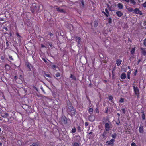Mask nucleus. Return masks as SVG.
I'll return each instance as SVG.
<instances>
[{"label": "nucleus", "instance_id": "f257e3e1", "mask_svg": "<svg viewBox=\"0 0 146 146\" xmlns=\"http://www.w3.org/2000/svg\"><path fill=\"white\" fill-rule=\"evenodd\" d=\"M115 140L111 139L110 141H108L106 143V145H107L113 146L114 145Z\"/></svg>", "mask_w": 146, "mask_h": 146}, {"label": "nucleus", "instance_id": "f03ea898", "mask_svg": "<svg viewBox=\"0 0 146 146\" xmlns=\"http://www.w3.org/2000/svg\"><path fill=\"white\" fill-rule=\"evenodd\" d=\"M134 92L136 95L138 96L139 94V90L138 88L135 86H133Z\"/></svg>", "mask_w": 146, "mask_h": 146}, {"label": "nucleus", "instance_id": "7ed1b4c3", "mask_svg": "<svg viewBox=\"0 0 146 146\" xmlns=\"http://www.w3.org/2000/svg\"><path fill=\"white\" fill-rule=\"evenodd\" d=\"M134 12L137 14H139V15H141L142 14V13L141 11H140L139 10L138 8L135 9L133 11Z\"/></svg>", "mask_w": 146, "mask_h": 146}, {"label": "nucleus", "instance_id": "20e7f679", "mask_svg": "<svg viewBox=\"0 0 146 146\" xmlns=\"http://www.w3.org/2000/svg\"><path fill=\"white\" fill-rule=\"evenodd\" d=\"M105 129L107 131H109L110 130V125L108 123H106L105 124Z\"/></svg>", "mask_w": 146, "mask_h": 146}, {"label": "nucleus", "instance_id": "39448f33", "mask_svg": "<svg viewBox=\"0 0 146 146\" xmlns=\"http://www.w3.org/2000/svg\"><path fill=\"white\" fill-rule=\"evenodd\" d=\"M70 108H69L68 109V111L72 112V113L74 114L75 113V110L74 108H73L72 106H70Z\"/></svg>", "mask_w": 146, "mask_h": 146}, {"label": "nucleus", "instance_id": "423d86ee", "mask_svg": "<svg viewBox=\"0 0 146 146\" xmlns=\"http://www.w3.org/2000/svg\"><path fill=\"white\" fill-rule=\"evenodd\" d=\"M105 12L102 11V13H104L106 17H108L109 14V11L108 10V9L107 8H106L105 9Z\"/></svg>", "mask_w": 146, "mask_h": 146}, {"label": "nucleus", "instance_id": "0eeeda50", "mask_svg": "<svg viewBox=\"0 0 146 146\" xmlns=\"http://www.w3.org/2000/svg\"><path fill=\"white\" fill-rule=\"evenodd\" d=\"M75 40L78 42V46H79V45L80 44L81 39L79 37H76L75 38Z\"/></svg>", "mask_w": 146, "mask_h": 146}, {"label": "nucleus", "instance_id": "6e6552de", "mask_svg": "<svg viewBox=\"0 0 146 146\" xmlns=\"http://www.w3.org/2000/svg\"><path fill=\"white\" fill-rule=\"evenodd\" d=\"M62 122L64 124L67 123V119L65 117H63L62 118Z\"/></svg>", "mask_w": 146, "mask_h": 146}, {"label": "nucleus", "instance_id": "1a4fd4ad", "mask_svg": "<svg viewBox=\"0 0 146 146\" xmlns=\"http://www.w3.org/2000/svg\"><path fill=\"white\" fill-rule=\"evenodd\" d=\"M139 131L141 133H142L143 132V128L142 125H140L139 126Z\"/></svg>", "mask_w": 146, "mask_h": 146}, {"label": "nucleus", "instance_id": "9d476101", "mask_svg": "<svg viewBox=\"0 0 146 146\" xmlns=\"http://www.w3.org/2000/svg\"><path fill=\"white\" fill-rule=\"evenodd\" d=\"M56 9L57 11L58 12L61 13L64 12V10L60 7H56Z\"/></svg>", "mask_w": 146, "mask_h": 146}, {"label": "nucleus", "instance_id": "9b49d317", "mask_svg": "<svg viewBox=\"0 0 146 146\" xmlns=\"http://www.w3.org/2000/svg\"><path fill=\"white\" fill-rule=\"evenodd\" d=\"M126 77V74L125 73H122L121 76V78L122 79H124Z\"/></svg>", "mask_w": 146, "mask_h": 146}, {"label": "nucleus", "instance_id": "f8f14e48", "mask_svg": "<svg viewBox=\"0 0 146 146\" xmlns=\"http://www.w3.org/2000/svg\"><path fill=\"white\" fill-rule=\"evenodd\" d=\"M122 60L120 59H118L116 60V63L117 66H119L120 65Z\"/></svg>", "mask_w": 146, "mask_h": 146}, {"label": "nucleus", "instance_id": "ddd939ff", "mask_svg": "<svg viewBox=\"0 0 146 146\" xmlns=\"http://www.w3.org/2000/svg\"><path fill=\"white\" fill-rule=\"evenodd\" d=\"M142 53L144 55H146V50L145 48H141Z\"/></svg>", "mask_w": 146, "mask_h": 146}, {"label": "nucleus", "instance_id": "4468645a", "mask_svg": "<svg viewBox=\"0 0 146 146\" xmlns=\"http://www.w3.org/2000/svg\"><path fill=\"white\" fill-rule=\"evenodd\" d=\"M116 13L118 17H121L123 15L122 13L120 11L116 12Z\"/></svg>", "mask_w": 146, "mask_h": 146}, {"label": "nucleus", "instance_id": "2eb2a0df", "mask_svg": "<svg viewBox=\"0 0 146 146\" xmlns=\"http://www.w3.org/2000/svg\"><path fill=\"white\" fill-rule=\"evenodd\" d=\"M107 133H106V132L105 131L100 136V137L101 138L103 139L105 137H106V134Z\"/></svg>", "mask_w": 146, "mask_h": 146}, {"label": "nucleus", "instance_id": "dca6fc26", "mask_svg": "<svg viewBox=\"0 0 146 146\" xmlns=\"http://www.w3.org/2000/svg\"><path fill=\"white\" fill-rule=\"evenodd\" d=\"M118 7L120 9H123V6L122 4L119 3L118 4Z\"/></svg>", "mask_w": 146, "mask_h": 146}, {"label": "nucleus", "instance_id": "f3484780", "mask_svg": "<svg viewBox=\"0 0 146 146\" xmlns=\"http://www.w3.org/2000/svg\"><path fill=\"white\" fill-rule=\"evenodd\" d=\"M89 120L91 121H92L94 120V117L93 116H90L89 118Z\"/></svg>", "mask_w": 146, "mask_h": 146}, {"label": "nucleus", "instance_id": "a211bd4d", "mask_svg": "<svg viewBox=\"0 0 146 146\" xmlns=\"http://www.w3.org/2000/svg\"><path fill=\"white\" fill-rule=\"evenodd\" d=\"M80 2L81 4H80V7H84V2L83 0H80Z\"/></svg>", "mask_w": 146, "mask_h": 146}, {"label": "nucleus", "instance_id": "6ab92c4d", "mask_svg": "<svg viewBox=\"0 0 146 146\" xmlns=\"http://www.w3.org/2000/svg\"><path fill=\"white\" fill-rule=\"evenodd\" d=\"M131 71L130 70H129L127 72V78L128 79H130V75L131 74Z\"/></svg>", "mask_w": 146, "mask_h": 146}, {"label": "nucleus", "instance_id": "aec40b11", "mask_svg": "<svg viewBox=\"0 0 146 146\" xmlns=\"http://www.w3.org/2000/svg\"><path fill=\"white\" fill-rule=\"evenodd\" d=\"M135 50V47L133 48L131 50L130 52L131 54L133 55L134 53Z\"/></svg>", "mask_w": 146, "mask_h": 146}, {"label": "nucleus", "instance_id": "412c9836", "mask_svg": "<svg viewBox=\"0 0 146 146\" xmlns=\"http://www.w3.org/2000/svg\"><path fill=\"white\" fill-rule=\"evenodd\" d=\"M5 69L8 70H9L10 69V67L9 65L8 64H6L5 66Z\"/></svg>", "mask_w": 146, "mask_h": 146}, {"label": "nucleus", "instance_id": "4be33fe9", "mask_svg": "<svg viewBox=\"0 0 146 146\" xmlns=\"http://www.w3.org/2000/svg\"><path fill=\"white\" fill-rule=\"evenodd\" d=\"M39 144L38 143H33L32 145H30V146H39Z\"/></svg>", "mask_w": 146, "mask_h": 146}, {"label": "nucleus", "instance_id": "5701e85b", "mask_svg": "<svg viewBox=\"0 0 146 146\" xmlns=\"http://www.w3.org/2000/svg\"><path fill=\"white\" fill-rule=\"evenodd\" d=\"M68 26L70 27L69 29L70 30H72L73 29V27L72 25L71 24H69L68 25Z\"/></svg>", "mask_w": 146, "mask_h": 146}, {"label": "nucleus", "instance_id": "b1692460", "mask_svg": "<svg viewBox=\"0 0 146 146\" xmlns=\"http://www.w3.org/2000/svg\"><path fill=\"white\" fill-rule=\"evenodd\" d=\"M117 136V134L115 133H114L111 135L112 137L113 138L115 139L116 138Z\"/></svg>", "mask_w": 146, "mask_h": 146}, {"label": "nucleus", "instance_id": "393cba45", "mask_svg": "<svg viewBox=\"0 0 146 146\" xmlns=\"http://www.w3.org/2000/svg\"><path fill=\"white\" fill-rule=\"evenodd\" d=\"M72 146H79V144L78 143L76 142L74 143L72 145Z\"/></svg>", "mask_w": 146, "mask_h": 146}, {"label": "nucleus", "instance_id": "a878e982", "mask_svg": "<svg viewBox=\"0 0 146 146\" xmlns=\"http://www.w3.org/2000/svg\"><path fill=\"white\" fill-rule=\"evenodd\" d=\"M130 3H131L133 4L134 5H135L136 4V2L134 0H130Z\"/></svg>", "mask_w": 146, "mask_h": 146}, {"label": "nucleus", "instance_id": "bb28decb", "mask_svg": "<svg viewBox=\"0 0 146 146\" xmlns=\"http://www.w3.org/2000/svg\"><path fill=\"white\" fill-rule=\"evenodd\" d=\"M70 77L71 78H72V79H73V80H76V77L75 76H73L72 75V74H71L70 76Z\"/></svg>", "mask_w": 146, "mask_h": 146}, {"label": "nucleus", "instance_id": "cd10ccee", "mask_svg": "<svg viewBox=\"0 0 146 146\" xmlns=\"http://www.w3.org/2000/svg\"><path fill=\"white\" fill-rule=\"evenodd\" d=\"M127 10L129 11L130 12H132L134 11L133 9L131 8H128Z\"/></svg>", "mask_w": 146, "mask_h": 146}, {"label": "nucleus", "instance_id": "c85d7f7f", "mask_svg": "<svg viewBox=\"0 0 146 146\" xmlns=\"http://www.w3.org/2000/svg\"><path fill=\"white\" fill-rule=\"evenodd\" d=\"M76 130L75 128H73L72 130V133H75L76 131Z\"/></svg>", "mask_w": 146, "mask_h": 146}, {"label": "nucleus", "instance_id": "c756f323", "mask_svg": "<svg viewBox=\"0 0 146 146\" xmlns=\"http://www.w3.org/2000/svg\"><path fill=\"white\" fill-rule=\"evenodd\" d=\"M27 67L30 70H31V66L29 64H28L27 65Z\"/></svg>", "mask_w": 146, "mask_h": 146}, {"label": "nucleus", "instance_id": "7c9ffc66", "mask_svg": "<svg viewBox=\"0 0 146 146\" xmlns=\"http://www.w3.org/2000/svg\"><path fill=\"white\" fill-rule=\"evenodd\" d=\"M98 25V23L97 21H95L94 23V26L95 27H96Z\"/></svg>", "mask_w": 146, "mask_h": 146}, {"label": "nucleus", "instance_id": "2f4dec72", "mask_svg": "<svg viewBox=\"0 0 146 146\" xmlns=\"http://www.w3.org/2000/svg\"><path fill=\"white\" fill-rule=\"evenodd\" d=\"M88 111L90 112H92L93 111V109L91 108H90L88 110Z\"/></svg>", "mask_w": 146, "mask_h": 146}, {"label": "nucleus", "instance_id": "473e14b6", "mask_svg": "<svg viewBox=\"0 0 146 146\" xmlns=\"http://www.w3.org/2000/svg\"><path fill=\"white\" fill-rule=\"evenodd\" d=\"M60 76V74L59 73L57 72L56 74V76L57 77H58Z\"/></svg>", "mask_w": 146, "mask_h": 146}, {"label": "nucleus", "instance_id": "72a5a7b5", "mask_svg": "<svg viewBox=\"0 0 146 146\" xmlns=\"http://www.w3.org/2000/svg\"><path fill=\"white\" fill-rule=\"evenodd\" d=\"M124 102V99L123 98H121L119 100V102L121 103H123Z\"/></svg>", "mask_w": 146, "mask_h": 146}, {"label": "nucleus", "instance_id": "f704fd0d", "mask_svg": "<svg viewBox=\"0 0 146 146\" xmlns=\"http://www.w3.org/2000/svg\"><path fill=\"white\" fill-rule=\"evenodd\" d=\"M145 115L144 113L142 115V118L143 120L145 119Z\"/></svg>", "mask_w": 146, "mask_h": 146}, {"label": "nucleus", "instance_id": "c9c22d12", "mask_svg": "<svg viewBox=\"0 0 146 146\" xmlns=\"http://www.w3.org/2000/svg\"><path fill=\"white\" fill-rule=\"evenodd\" d=\"M113 97L111 96H110L109 97V99L110 100H111L113 99Z\"/></svg>", "mask_w": 146, "mask_h": 146}, {"label": "nucleus", "instance_id": "e433bc0d", "mask_svg": "<svg viewBox=\"0 0 146 146\" xmlns=\"http://www.w3.org/2000/svg\"><path fill=\"white\" fill-rule=\"evenodd\" d=\"M95 111L97 113H98L99 112V111L98 110V108H96L95 110Z\"/></svg>", "mask_w": 146, "mask_h": 146}, {"label": "nucleus", "instance_id": "4c0bfd02", "mask_svg": "<svg viewBox=\"0 0 146 146\" xmlns=\"http://www.w3.org/2000/svg\"><path fill=\"white\" fill-rule=\"evenodd\" d=\"M131 146H137L135 143L134 142H133L131 144Z\"/></svg>", "mask_w": 146, "mask_h": 146}, {"label": "nucleus", "instance_id": "58836bf2", "mask_svg": "<svg viewBox=\"0 0 146 146\" xmlns=\"http://www.w3.org/2000/svg\"><path fill=\"white\" fill-rule=\"evenodd\" d=\"M52 67L53 69H55L56 68V66L55 65H53L52 66Z\"/></svg>", "mask_w": 146, "mask_h": 146}, {"label": "nucleus", "instance_id": "ea45409f", "mask_svg": "<svg viewBox=\"0 0 146 146\" xmlns=\"http://www.w3.org/2000/svg\"><path fill=\"white\" fill-rule=\"evenodd\" d=\"M143 6L144 7H146V2L143 4Z\"/></svg>", "mask_w": 146, "mask_h": 146}, {"label": "nucleus", "instance_id": "a19ab883", "mask_svg": "<svg viewBox=\"0 0 146 146\" xmlns=\"http://www.w3.org/2000/svg\"><path fill=\"white\" fill-rule=\"evenodd\" d=\"M9 57L10 60H13V58L10 55H9Z\"/></svg>", "mask_w": 146, "mask_h": 146}, {"label": "nucleus", "instance_id": "79ce46f5", "mask_svg": "<svg viewBox=\"0 0 146 146\" xmlns=\"http://www.w3.org/2000/svg\"><path fill=\"white\" fill-rule=\"evenodd\" d=\"M45 76H46V77H50V76L48 74H45Z\"/></svg>", "mask_w": 146, "mask_h": 146}, {"label": "nucleus", "instance_id": "37998d69", "mask_svg": "<svg viewBox=\"0 0 146 146\" xmlns=\"http://www.w3.org/2000/svg\"><path fill=\"white\" fill-rule=\"evenodd\" d=\"M137 69H136L135 70V71L134 73V75L135 76H136V74L137 73Z\"/></svg>", "mask_w": 146, "mask_h": 146}, {"label": "nucleus", "instance_id": "c03bdc74", "mask_svg": "<svg viewBox=\"0 0 146 146\" xmlns=\"http://www.w3.org/2000/svg\"><path fill=\"white\" fill-rule=\"evenodd\" d=\"M49 35L50 37H52L53 36V34L51 33H50L49 34Z\"/></svg>", "mask_w": 146, "mask_h": 146}, {"label": "nucleus", "instance_id": "a18cd8bd", "mask_svg": "<svg viewBox=\"0 0 146 146\" xmlns=\"http://www.w3.org/2000/svg\"><path fill=\"white\" fill-rule=\"evenodd\" d=\"M144 44L145 46H146V38L144 40Z\"/></svg>", "mask_w": 146, "mask_h": 146}, {"label": "nucleus", "instance_id": "49530a36", "mask_svg": "<svg viewBox=\"0 0 146 146\" xmlns=\"http://www.w3.org/2000/svg\"><path fill=\"white\" fill-rule=\"evenodd\" d=\"M3 29H4L5 30H6V31H7V27H3Z\"/></svg>", "mask_w": 146, "mask_h": 146}, {"label": "nucleus", "instance_id": "de8ad7c7", "mask_svg": "<svg viewBox=\"0 0 146 146\" xmlns=\"http://www.w3.org/2000/svg\"><path fill=\"white\" fill-rule=\"evenodd\" d=\"M122 112L124 113H125V109L124 108H123L122 109Z\"/></svg>", "mask_w": 146, "mask_h": 146}, {"label": "nucleus", "instance_id": "09e8293b", "mask_svg": "<svg viewBox=\"0 0 146 146\" xmlns=\"http://www.w3.org/2000/svg\"><path fill=\"white\" fill-rule=\"evenodd\" d=\"M111 19L110 18L108 21V22L109 23H111Z\"/></svg>", "mask_w": 146, "mask_h": 146}, {"label": "nucleus", "instance_id": "8fccbe9b", "mask_svg": "<svg viewBox=\"0 0 146 146\" xmlns=\"http://www.w3.org/2000/svg\"><path fill=\"white\" fill-rule=\"evenodd\" d=\"M85 125L86 126H88V123L87 122H86L85 123Z\"/></svg>", "mask_w": 146, "mask_h": 146}, {"label": "nucleus", "instance_id": "3c124183", "mask_svg": "<svg viewBox=\"0 0 146 146\" xmlns=\"http://www.w3.org/2000/svg\"><path fill=\"white\" fill-rule=\"evenodd\" d=\"M123 0L127 3H129L130 1V0Z\"/></svg>", "mask_w": 146, "mask_h": 146}, {"label": "nucleus", "instance_id": "603ef678", "mask_svg": "<svg viewBox=\"0 0 146 146\" xmlns=\"http://www.w3.org/2000/svg\"><path fill=\"white\" fill-rule=\"evenodd\" d=\"M1 60H4V58L3 56L1 57Z\"/></svg>", "mask_w": 146, "mask_h": 146}, {"label": "nucleus", "instance_id": "864d4df0", "mask_svg": "<svg viewBox=\"0 0 146 146\" xmlns=\"http://www.w3.org/2000/svg\"><path fill=\"white\" fill-rule=\"evenodd\" d=\"M108 109L107 108L106 110V111H105V113H107V112H108Z\"/></svg>", "mask_w": 146, "mask_h": 146}, {"label": "nucleus", "instance_id": "5fc2aeb1", "mask_svg": "<svg viewBox=\"0 0 146 146\" xmlns=\"http://www.w3.org/2000/svg\"><path fill=\"white\" fill-rule=\"evenodd\" d=\"M43 60L45 62H46V60L45 59H43Z\"/></svg>", "mask_w": 146, "mask_h": 146}, {"label": "nucleus", "instance_id": "6e6d98bb", "mask_svg": "<svg viewBox=\"0 0 146 146\" xmlns=\"http://www.w3.org/2000/svg\"><path fill=\"white\" fill-rule=\"evenodd\" d=\"M17 77L16 76H15L14 77L15 79H16L17 78Z\"/></svg>", "mask_w": 146, "mask_h": 146}, {"label": "nucleus", "instance_id": "4d7b16f0", "mask_svg": "<svg viewBox=\"0 0 146 146\" xmlns=\"http://www.w3.org/2000/svg\"><path fill=\"white\" fill-rule=\"evenodd\" d=\"M117 115H118L119 117L120 116V115L119 113H117Z\"/></svg>", "mask_w": 146, "mask_h": 146}, {"label": "nucleus", "instance_id": "13d9d810", "mask_svg": "<svg viewBox=\"0 0 146 146\" xmlns=\"http://www.w3.org/2000/svg\"><path fill=\"white\" fill-rule=\"evenodd\" d=\"M49 46H50L52 47V44H49Z\"/></svg>", "mask_w": 146, "mask_h": 146}, {"label": "nucleus", "instance_id": "bf43d9fd", "mask_svg": "<svg viewBox=\"0 0 146 146\" xmlns=\"http://www.w3.org/2000/svg\"><path fill=\"white\" fill-rule=\"evenodd\" d=\"M42 46V47H45V46H44V45H42V46Z\"/></svg>", "mask_w": 146, "mask_h": 146}, {"label": "nucleus", "instance_id": "052dcab7", "mask_svg": "<svg viewBox=\"0 0 146 146\" xmlns=\"http://www.w3.org/2000/svg\"><path fill=\"white\" fill-rule=\"evenodd\" d=\"M17 36H19V35L18 34V33H17Z\"/></svg>", "mask_w": 146, "mask_h": 146}, {"label": "nucleus", "instance_id": "680f3d73", "mask_svg": "<svg viewBox=\"0 0 146 146\" xmlns=\"http://www.w3.org/2000/svg\"><path fill=\"white\" fill-rule=\"evenodd\" d=\"M2 144L0 143V146H2Z\"/></svg>", "mask_w": 146, "mask_h": 146}, {"label": "nucleus", "instance_id": "e2e57ef3", "mask_svg": "<svg viewBox=\"0 0 146 146\" xmlns=\"http://www.w3.org/2000/svg\"><path fill=\"white\" fill-rule=\"evenodd\" d=\"M128 67L129 69H130V67L129 66H128Z\"/></svg>", "mask_w": 146, "mask_h": 146}, {"label": "nucleus", "instance_id": "0e129e2a", "mask_svg": "<svg viewBox=\"0 0 146 146\" xmlns=\"http://www.w3.org/2000/svg\"><path fill=\"white\" fill-rule=\"evenodd\" d=\"M10 36H11V33H10Z\"/></svg>", "mask_w": 146, "mask_h": 146}, {"label": "nucleus", "instance_id": "69168bd1", "mask_svg": "<svg viewBox=\"0 0 146 146\" xmlns=\"http://www.w3.org/2000/svg\"><path fill=\"white\" fill-rule=\"evenodd\" d=\"M1 131V129L0 128V131Z\"/></svg>", "mask_w": 146, "mask_h": 146}, {"label": "nucleus", "instance_id": "338daca9", "mask_svg": "<svg viewBox=\"0 0 146 146\" xmlns=\"http://www.w3.org/2000/svg\"><path fill=\"white\" fill-rule=\"evenodd\" d=\"M91 133V132H90L89 133V134H90Z\"/></svg>", "mask_w": 146, "mask_h": 146}]
</instances>
